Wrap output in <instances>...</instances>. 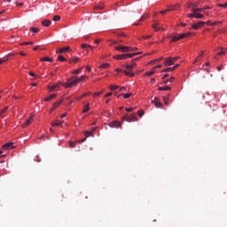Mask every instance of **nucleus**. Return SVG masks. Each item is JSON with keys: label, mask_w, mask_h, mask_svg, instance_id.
<instances>
[{"label": "nucleus", "mask_w": 227, "mask_h": 227, "mask_svg": "<svg viewBox=\"0 0 227 227\" xmlns=\"http://www.w3.org/2000/svg\"><path fill=\"white\" fill-rule=\"evenodd\" d=\"M58 90H59V84L49 86L50 91H58Z\"/></svg>", "instance_id": "2eb2a0df"}, {"label": "nucleus", "mask_w": 227, "mask_h": 227, "mask_svg": "<svg viewBox=\"0 0 227 227\" xmlns=\"http://www.w3.org/2000/svg\"><path fill=\"white\" fill-rule=\"evenodd\" d=\"M164 65H165V67H171V65H175L173 62V58L168 57V58L165 59Z\"/></svg>", "instance_id": "9b49d317"}, {"label": "nucleus", "mask_w": 227, "mask_h": 227, "mask_svg": "<svg viewBox=\"0 0 227 227\" xmlns=\"http://www.w3.org/2000/svg\"><path fill=\"white\" fill-rule=\"evenodd\" d=\"M95 130H97V128H93V129L91 131H86L85 132L86 137L80 140V143H84V141H86L87 137H93V134H94Z\"/></svg>", "instance_id": "6e6552de"}, {"label": "nucleus", "mask_w": 227, "mask_h": 227, "mask_svg": "<svg viewBox=\"0 0 227 227\" xmlns=\"http://www.w3.org/2000/svg\"><path fill=\"white\" fill-rule=\"evenodd\" d=\"M40 61H48V63H52V59L50 57H43L40 59Z\"/></svg>", "instance_id": "393cba45"}, {"label": "nucleus", "mask_w": 227, "mask_h": 227, "mask_svg": "<svg viewBox=\"0 0 227 227\" xmlns=\"http://www.w3.org/2000/svg\"><path fill=\"white\" fill-rule=\"evenodd\" d=\"M79 83L77 82V77L73 76L67 80L66 83H61L64 88H72V86H74V84Z\"/></svg>", "instance_id": "f03ea898"}, {"label": "nucleus", "mask_w": 227, "mask_h": 227, "mask_svg": "<svg viewBox=\"0 0 227 227\" xmlns=\"http://www.w3.org/2000/svg\"><path fill=\"white\" fill-rule=\"evenodd\" d=\"M84 79H88L87 75H82L80 78H76L77 82H81V81H84Z\"/></svg>", "instance_id": "2f4dec72"}, {"label": "nucleus", "mask_w": 227, "mask_h": 227, "mask_svg": "<svg viewBox=\"0 0 227 227\" xmlns=\"http://www.w3.org/2000/svg\"><path fill=\"white\" fill-rule=\"evenodd\" d=\"M227 51V48H221L220 51L218 52V56H224V54H226Z\"/></svg>", "instance_id": "b1692460"}, {"label": "nucleus", "mask_w": 227, "mask_h": 227, "mask_svg": "<svg viewBox=\"0 0 227 227\" xmlns=\"http://www.w3.org/2000/svg\"><path fill=\"white\" fill-rule=\"evenodd\" d=\"M115 51H121V52H130V47H129V46H116Z\"/></svg>", "instance_id": "1a4fd4ad"}, {"label": "nucleus", "mask_w": 227, "mask_h": 227, "mask_svg": "<svg viewBox=\"0 0 227 227\" xmlns=\"http://www.w3.org/2000/svg\"><path fill=\"white\" fill-rule=\"evenodd\" d=\"M154 106L157 108H160L162 107V103H160V101H159V99L157 98H154Z\"/></svg>", "instance_id": "6ab92c4d"}, {"label": "nucleus", "mask_w": 227, "mask_h": 227, "mask_svg": "<svg viewBox=\"0 0 227 227\" xmlns=\"http://www.w3.org/2000/svg\"><path fill=\"white\" fill-rule=\"evenodd\" d=\"M163 102L165 103V106H169V103L168 102V98H163Z\"/></svg>", "instance_id": "de8ad7c7"}, {"label": "nucleus", "mask_w": 227, "mask_h": 227, "mask_svg": "<svg viewBox=\"0 0 227 227\" xmlns=\"http://www.w3.org/2000/svg\"><path fill=\"white\" fill-rule=\"evenodd\" d=\"M168 12H169V11H168V9H167V10H165V11L160 12V13L161 15H164L165 13H168Z\"/></svg>", "instance_id": "bf43d9fd"}, {"label": "nucleus", "mask_w": 227, "mask_h": 227, "mask_svg": "<svg viewBox=\"0 0 227 227\" xmlns=\"http://www.w3.org/2000/svg\"><path fill=\"white\" fill-rule=\"evenodd\" d=\"M118 88H120V86H118V85H111L110 86L111 91H114V90H118Z\"/></svg>", "instance_id": "58836bf2"}, {"label": "nucleus", "mask_w": 227, "mask_h": 227, "mask_svg": "<svg viewBox=\"0 0 227 227\" xmlns=\"http://www.w3.org/2000/svg\"><path fill=\"white\" fill-rule=\"evenodd\" d=\"M57 59H58V61H61V62L67 61V59L65 57H63L62 55H59Z\"/></svg>", "instance_id": "e433bc0d"}, {"label": "nucleus", "mask_w": 227, "mask_h": 227, "mask_svg": "<svg viewBox=\"0 0 227 227\" xmlns=\"http://www.w3.org/2000/svg\"><path fill=\"white\" fill-rule=\"evenodd\" d=\"M178 67H180V64H177L174 67H168V68H166L164 70H162L161 72L162 73H166V72H173V70H175L176 68H178Z\"/></svg>", "instance_id": "dca6fc26"}, {"label": "nucleus", "mask_w": 227, "mask_h": 227, "mask_svg": "<svg viewBox=\"0 0 227 227\" xmlns=\"http://www.w3.org/2000/svg\"><path fill=\"white\" fill-rule=\"evenodd\" d=\"M82 49H93V46H91L88 43H82Z\"/></svg>", "instance_id": "7c9ffc66"}, {"label": "nucleus", "mask_w": 227, "mask_h": 227, "mask_svg": "<svg viewBox=\"0 0 227 227\" xmlns=\"http://www.w3.org/2000/svg\"><path fill=\"white\" fill-rule=\"evenodd\" d=\"M99 68H109V63H105L99 67Z\"/></svg>", "instance_id": "37998d69"}, {"label": "nucleus", "mask_w": 227, "mask_h": 227, "mask_svg": "<svg viewBox=\"0 0 227 227\" xmlns=\"http://www.w3.org/2000/svg\"><path fill=\"white\" fill-rule=\"evenodd\" d=\"M16 5L17 6H24V3L16 2Z\"/></svg>", "instance_id": "680f3d73"}, {"label": "nucleus", "mask_w": 227, "mask_h": 227, "mask_svg": "<svg viewBox=\"0 0 227 227\" xmlns=\"http://www.w3.org/2000/svg\"><path fill=\"white\" fill-rule=\"evenodd\" d=\"M155 69H153H153L151 70V71H149V72H146L145 74V75L146 76V77H150V76H152V75H153V74H155Z\"/></svg>", "instance_id": "a878e982"}, {"label": "nucleus", "mask_w": 227, "mask_h": 227, "mask_svg": "<svg viewBox=\"0 0 227 227\" xmlns=\"http://www.w3.org/2000/svg\"><path fill=\"white\" fill-rule=\"evenodd\" d=\"M113 95V92H108L105 95V98H107V97H111Z\"/></svg>", "instance_id": "864d4df0"}, {"label": "nucleus", "mask_w": 227, "mask_h": 227, "mask_svg": "<svg viewBox=\"0 0 227 227\" xmlns=\"http://www.w3.org/2000/svg\"><path fill=\"white\" fill-rule=\"evenodd\" d=\"M180 8L179 4L171 5L168 7L167 12H173L174 10H178Z\"/></svg>", "instance_id": "aec40b11"}, {"label": "nucleus", "mask_w": 227, "mask_h": 227, "mask_svg": "<svg viewBox=\"0 0 227 227\" xmlns=\"http://www.w3.org/2000/svg\"><path fill=\"white\" fill-rule=\"evenodd\" d=\"M81 72H82V68H78V69L74 70L73 72V74H74V75H77L78 74H81Z\"/></svg>", "instance_id": "a19ab883"}, {"label": "nucleus", "mask_w": 227, "mask_h": 227, "mask_svg": "<svg viewBox=\"0 0 227 227\" xmlns=\"http://www.w3.org/2000/svg\"><path fill=\"white\" fill-rule=\"evenodd\" d=\"M180 40V35H173L171 42H178Z\"/></svg>", "instance_id": "72a5a7b5"}, {"label": "nucleus", "mask_w": 227, "mask_h": 227, "mask_svg": "<svg viewBox=\"0 0 227 227\" xmlns=\"http://www.w3.org/2000/svg\"><path fill=\"white\" fill-rule=\"evenodd\" d=\"M205 24H207L205 21H199L198 23H194L192 27V29H200L201 27H203V26H205Z\"/></svg>", "instance_id": "9d476101"}, {"label": "nucleus", "mask_w": 227, "mask_h": 227, "mask_svg": "<svg viewBox=\"0 0 227 227\" xmlns=\"http://www.w3.org/2000/svg\"><path fill=\"white\" fill-rule=\"evenodd\" d=\"M123 120L131 123L132 121H137V116L136 115V114H130L129 116V114H126L122 117V121Z\"/></svg>", "instance_id": "20e7f679"}, {"label": "nucleus", "mask_w": 227, "mask_h": 227, "mask_svg": "<svg viewBox=\"0 0 227 227\" xmlns=\"http://www.w3.org/2000/svg\"><path fill=\"white\" fill-rule=\"evenodd\" d=\"M126 111H127V113H131V111H134V108L133 107L126 108Z\"/></svg>", "instance_id": "4d7b16f0"}, {"label": "nucleus", "mask_w": 227, "mask_h": 227, "mask_svg": "<svg viewBox=\"0 0 227 227\" xmlns=\"http://www.w3.org/2000/svg\"><path fill=\"white\" fill-rule=\"evenodd\" d=\"M201 11H195V19H203L204 15L200 13Z\"/></svg>", "instance_id": "bb28decb"}, {"label": "nucleus", "mask_w": 227, "mask_h": 227, "mask_svg": "<svg viewBox=\"0 0 227 227\" xmlns=\"http://www.w3.org/2000/svg\"><path fill=\"white\" fill-rule=\"evenodd\" d=\"M90 95H91L90 92H86V93H84L83 95H82L80 98H77L76 99H77V100H82V98L88 97V96H90Z\"/></svg>", "instance_id": "473e14b6"}, {"label": "nucleus", "mask_w": 227, "mask_h": 227, "mask_svg": "<svg viewBox=\"0 0 227 227\" xmlns=\"http://www.w3.org/2000/svg\"><path fill=\"white\" fill-rule=\"evenodd\" d=\"M173 81H175V77H171L170 79H168V82H173Z\"/></svg>", "instance_id": "69168bd1"}, {"label": "nucleus", "mask_w": 227, "mask_h": 227, "mask_svg": "<svg viewBox=\"0 0 227 227\" xmlns=\"http://www.w3.org/2000/svg\"><path fill=\"white\" fill-rule=\"evenodd\" d=\"M109 127L112 129H121V122L118 121H114L112 122H109Z\"/></svg>", "instance_id": "423d86ee"}, {"label": "nucleus", "mask_w": 227, "mask_h": 227, "mask_svg": "<svg viewBox=\"0 0 227 227\" xmlns=\"http://www.w3.org/2000/svg\"><path fill=\"white\" fill-rule=\"evenodd\" d=\"M134 67H136V64L127 65L126 68L129 71L123 70V74H125V75H127L128 77H134V73H132V70H134Z\"/></svg>", "instance_id": "7ed1b4c3"}, {"label": "nucleus", "mask_w": 227, "mask_h": 227, "mask_svg": "<svg viewBox=\"0 0 227 227\" xmlns=\"http://www.w3.org/2000/svg\"><path fill=\"white\" fill-rule=\"evenodd\" d=\"M123 96V98H130L132 97V93H127V94H121Z\"/></svg>", "instance_id": "ea45409f"}, {"label": "nucleus", "mask_w": 227, "mask_h": 227, "mask_svg": "<svg viewBox=\"0 0 227 227\" xmlns=\"http://www.w3.org/2000/svg\"><path fill=\"white\" fill-rule=\"evenodd\" d=\"M63 100L64 99H60V100L55 102L51 107V111H54L57 107H59V106H61V104H63Z\"/></svg>", "instance_id": "4468645a"}, {"label": "nucleus", "mask_w": 227, "mask_h": 227, "mask_svg": "<svg viewBox=\"0 0 227 227\" xmlns=\"http://www.w3.org/2000/svg\"><path fill=\"white\" fill-rule=\"evenodd\" d=\"M127 90V89L125 88V87H121V89H120V91H126Z\"/></svg>", "instance_id": "338daca9"}, {"label": "nucleus", "mask_w": 227, "mask_h": 227, "mask_svg": "<svg viewBox=\"0 0 227 227\" xmlns=\"http://www.w3.org/2000/svg\"><path fill=\"white\" fill-rule=\"evenodd\" d=\"M137 114L140 118H143V116H145V111L144 110H139L137 112Z\"/></svg>", "instance_id": "4c0bfd02"}, {"label": "nucleus", "mask_w": 227, "mask_h": 227, "mask_svg": "<svg viewBox=\"0 0 227 227\" xmlns=\"http://www.w3.org/2000/svg\"><path fill=\"white\" fill-rule=\"evenodd\" d=\"M191 35H192V33H191V32L181 34L179 35V38H180V40H182V38H189V36H191Z\"/></svg>", "instance_id": "412c9836"}, {"label": "nucleus", "mask_w": 227, "mask_h": 227, "mask_svg": "<svg viewBox=\"0 0 227 227\" xmlns=\"http://www.w3.org/2000/svg\"><path fill=\"white\" fill-rule=\"evenodd\" d=\"M33 121H35V119H33V116L30 117L28 120H27L23 124H22V128L26 129V127H29V125H31V123H33Z\"/></svg>", "instance_id": "f8f14e48"}, {"label": "nucleus", "mask_w": 227, "mask_h": 227, "mask_svg": "<svg viewBox=\"0 0 227 227\" xmlns=\"http://www.w3.org/2000/svg\"><path fill=\"white\" fill-rule=\"evenodd\" d=\"M8 111V106H5L4 109L1 110L2 113H6Z\"/></svg>", "instance_id": "13d9d810"}, {"label": "nucleus", "mask_w": 227, "mask_h": 227, "mask_svg": "<svg viewBox=\"0 0 227 227\" xmlns=\"http://www.w3.org/2000/svg\"><path fill=\"white\" fill-rule=\"evenodd\" d=\"M152 27L154 31H164V27H160V23H159V21L154 20V24L152 25Z\"/></svg>", "instance_id": "0eeeda50"}, {"label": "nucleus", "mask_w": 227, "mask_h": 227, "mask_svg": "<svg viewBox=\"0 0 227 227\" xmlns=\"http://www.w3.org/2000/svg\"><path fill=\"white\" fill-rule=\"evenodd\" d=\"M158 90H159V91H168V90H171V87H168V86L159 87Z\"/></svg>", "instance_id": "c85d7f7f"}, {"label": "nucleus", "mask_w": 227, "mask_h": 227, "mask_svg": "<svg viewBox=\"0 0 227 227\" xmlns=\"http://www.w3.org/2000/svg\"><path fill=\"white\" fill-rule=\"evenodd\" d=\"M28 74H29L30 77H36V74L33 72H29Z\"/></svg>", "instance_id": "5fc2aeb1"}, {"label": "nucleus", "mask_w": 227, "mask_h": 227, "mask_svg": "<svg viewBox=\"0 0 227 227\" xmlns=\"http://www.w3.org/2000/svg\"><path fill=\"white\" fill-rule=\"evenodd\" d=\"M206 24H207V26H217V22L212 23L211 21H207Z\"/></svg>", "instance_id": "a18cd8bd"}, {"label": "nucleus", "mask_w": 227, "mask_h": 227, "mask_svg": "<svg viewBox=\"0 0 227 227\" xmlns=\"http://www.w3.org/2000/svg\"><path fill=\"white\" fill-rule=\"evenodd\" d=\"M53 20H54V22H58L59 20H61V17H59V15H55L53 17Z\"/></svg>", "instance_id": "79ce46f5"}, {"label": "nucleus", "mask_w": 227, "mask_h": 227, "mask_svg": "<svg viewBox=\"0 0 227 227\" xmlns=\"http://www.w3.org/2000/svg\"><path fill=\"white\" fill-rule=\"evenodd\" d=\"M76 143L70 142V148H75Z\"/></svg>", "instance_id": "603ef678"}, {"label": "nucleus", "mask_w": 227, "mask_h": 227, "mask_svg": "<svg viewBox=\"0 0 227 227\" xmlns=\"http://www.w3.org/2000/svg\"><path fill=\"white\" fill-rule=\"evenodd\" d=\"M151 83H152V84H155V78H152V79H151Z\"/></svg>", "instance_id": "774afa93"}, {"label": "nucleus", "mask_w": 227, "mask_h": 227, "mask_svg": "<svg viewBox=\"0 0 227 227\" xmlns=\"http://www.w3.org/2000/svg\"><path fill=\"white\" fill-rule=\"evenodd\" d=\"M42 24H43L45 27H49V26H51V20H44L43 21H42Z\"/></svg>", "instance_id": "cd10ccee"}, {"label": "nucleus", "mask_w": 227, "mask_h": 227, "mask_svg": "<svg viewBox=\"0 0 227 227\" xmlns=\"http://www.w3.org/2000/svg\"><path fill=\"white\" fill-rule=\"evenodd\" d=\"M70 51V47H65V48H60L59 50L57 51V53L62 54V52H68Z\"/></svg>", "instance_id": "f3484780"}, {"label": "nucleus", "mask_w": 227, "mask_h": 227, "mask_svg": "<svg viewBox=\"0 0 227 227\" xmlns=\"http://www.w3.org/2000/svg\"><path fill=\"white\" fill-rule=\"evenodd\" d=\"M217 6L220 8H227V2L225 4H218Z\"/></svg>", "instance_id": "c03bdc74"}, {"label": "nucleus", "mask_w": 227, "mask_h": 227, "mask_svg": "<svg viewBox=\"0 0 227 227\" xmlns=\"http://www.w3.org/2000/svg\"><path fill=\"white\" fill-rule=\"evenodd\" d=\"M56 97H58L57 94H51L50 96H48L44 98V101L49 102V101L52 100L53 98H56Z\"/></svg>", "instance_id": "a211bd4d"}, {"label": "nucleus", "mask_w": 227, "mask_h": 227, "mask_svg": "<svg viewBox=\"0 0 227 227\" xmlns=\"http://www.w3.org/2000/svg\"><path fill=\"white\" fill-rule=\"evenodd\" d=\"M138 54H141L140 52H134V53H126L121 55H116L114 56V59H129L130 58H134V56H138Z\"/></svg>", "instance_id": "f257e3e1"}, {"label": "nucleus", "mask_w": 227, "mask_h": 227, "mask_svg": "<svg viewBox=\"0 0 227 227\" xmlns=\"http://www.w3.org/2000/svg\"><path fill=\"white\" fill-rule=\"evenodd\" d=\"M13 148H15V145H14V144L12 143V142L7 143V144H5V145H3V149H4V150H12V149H13Z\"/></svg>", "instance_id": "ddd939ff"}, {"label": "nucleus", "mask_w": 227, "mask_h": 227, "mask_svg": "<svg viewBox=\"0 0 227 227\" xmlns=\"http://www.w3.org/2000/svg\"><path fill=\"white\" fill-rule=\"evenodd\" d=\"M134 51H137V48H129V52H132Z\"/></svg>", "instance_id": "0e129e2a"}, {"label": "nucleus", "mask_w": 227, "mask_h": 227, "mask_svg": "<svg viewBox=\"0 0 227 227\" xmlns=\"http://www.w3.org/2000/svg\"><path fill=\"white\" fill-rule=\"evenodd\" d=\"M30 31L33 33H40V28L32 27H30Z\"/></svg>", "instance_id": "f704fd0d"}, {"label": "nucleus", "mask_w": 227, "mask_h": 227, "mask_svg": "<svg viewBox=\"0 0 227 227\" xmlns=\"http://www.w3.org/2000/svg\"><path fill=\"white\" fill-rule=\"evenodd\" d=\"M192 13H190V14H188L187 15V17L189 18V19H195V17H196V9H192Z\"/></svg>", "instance_id": "5701e85b"}, {"label": "nucleus", "mask_w": 227, "mask_h": 227, "mask_svg": "<svg viewBox=\"0 0 227 227\" xmlns=\"http://www.w3.org/2000/svg\"><path fill=\"white\" fill-rule=\"evenodd\" d=\"M10 58L9 57H4L3 59H0V65H3V63H6V61H9Z\"/></svg>", "instance_id": "c756f323"}, {"label": "nucleus", "mask_w": 227, "mask_h": 227, "mask_svg": "<svg viewBox=\"0 0 227 227\" xmlns=\"http://www.w3.org/2000/svg\"><path fill=\"white\" fill-rule=\"evenodd\" d=\"M200 12H205V10H210V7L205 6V7L200 8Z\"/></svg>", "instance_id": "49530a36"}, {"label": "nucleus", "mask_w": 227, "mask_h": 227, "mask_svg": "<svg viewBox=\"0 0 227 227\" xmlns=\"http://www.w3.org/2000/svg\"><path fill=\"white\" fill-rule=\"evenodd\" d=\"M146 17H148V15H143V16L140 18L139 21H140V22H143V20H145L146 19Z\"/></svg>", "instance_id": "09e8293b"}, {"label": "nucleus", "mask_w": 227, "mask_h": 227, "mask_svg": "<svg viewBox=\"0 0 227 227\" xmlns=\"http://www.w3.org/2000/svg\"><path fill=\"white\" fill-rule=\"evenodd\" d=\"M200 2H191L190 4H188L187 8H190L192 10H195V12H200L203 9H200Z\"/></svg>", "instance_id": "39448f33"}, {"label": "nucleus", "mask_w": 227, "mask_h": 227, "mask_svg": "<svg viewBox=\"0 0 227 227\" xmlns=\"http://www.w3.org/2000/svg\"><path fill=\"white\" fill-rule=\"evenodd\" d=\"M95 8H96V10H104V6H102V5L96 6Z\"/></svg>", "instance_id": "6e6d98bb"}, {"label": "nucleus", "mask_w": 227, "mask_h": 227, "mask_svg": "<svg viewBox=\"0 0 227 227\" xmlns=\"http://www.w3.org/2000/svg\"><path fill=\"white\" fill-rule=\"evenodd\" d=\"M81 59H79V57H76L74 59H73V63H77V61H80Z\"/></svg>", "instance_id": "3c124183"}, {"label": "nucleus", "mask_w": 227, "mask_h": 227, "mask_svg": "<svg viewBox=\"0 0 227 227\" xmlns=\"http://www.w3.org/2000/svg\"><path fill=\"white\" fill-rule=\"evenodd\" d=\"M88 111H90V103H88V104L84 106V108H83V110H82V113H88Z\"/></svg>", "instance_id": "c9c22d12"}, {"label": "nucleus", "mask_w": 227, "mask_h": 227, "mask_svg": "<svg viewBox=\"0 0 227 227\" xmlns=\"http://www.w3.org/2000/svg\"><path fill=\"white\" fill-rule=\"evenodd\" d=\"M63 122L61 121H51V127H59Z\"/></svg>", "instance_id": "4be33fe9"}, {"label": "nucleus", "mask_w": 227, "mask_h": 227, "mask_svg": "<svg viewBox=\"0 0 227 227\" xmlns=\"http://www.w3.org/2000/svg\"><path fill=\"white\" fill-rule=\"evenodd\" d=\"M180 59V57H174L172 58V62L175 63V61H178Z\"/></svg>", "instance_id": "8fccbe9b"}, {"label": "nucleus", "mask_w": 227, "mask_h": 227, "mask_svg": "<svg viewBox=\"0 0 227 227\" xmlns=\"http://www.w3.org/2000/svg\"><path fill=\"white\" fill-rule=\"evenodd\" d=\"M43 137H45V139H49V137H47V136H41L40 137H39V139H43Z\"/></svg>", "instance_id": "e2e57ef3"}, {"label": "nucleus", "mask_w": 227, "mask_h": 227, "mask_svg": "<svg viewBox=\"0 0 227 227\" xmlns=\"http://www.w3.org/2000/svg\"><path fill=\"white\" fill-rule=\"evenodd\" d=\"M102 95V92H96L94 93V97H100Z\"/></svg>", "instance_id": "052dcab7"}]
</instances>
